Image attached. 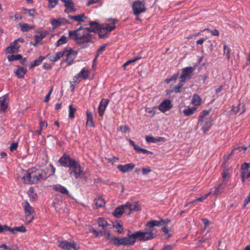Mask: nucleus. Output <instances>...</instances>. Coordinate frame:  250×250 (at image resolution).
<instances>
[{
  "label": "nucleus",
  "instance_id": "nucleus-44",
  "mask_svg": "<svg viewBox=\"0 0 250 250\" xmlns=\"http://www.w3.org/2000/svg\"><path fill=\"white\" fill-rule=\"evenodd\" d=\"M224 54L226 55L227 60L230 59V49L227 45L225 44L223 46Z\"/></svg>",
  "mask_w": 250,
  "mask_h": 250
},
{
  "label": "nucleus",
  "instance_id": "nucleus-58",
  "mask_svg": "<svg viewBox=\"0 0 250 250\" xmlns=\"http://www.w3.org/2000/svg\"><path fill=\"white\" fill-rule=\"evenodd\" d=\"M142 174L144 175L147 174L149 172L151 171V169L149 167L143 168L142 169Z\"/></svg>",
  "mask_w": 250,
  "mask_h": 250
},
{
  "label": "nucleus",
  "instance_id": "nucleus-2",
  "mask_svg": "<svg viewBox=\"0 0 250 250\" xmlns=\"http://www.w3.org/2000/svg\"><path fill=\"white\" fill-rule=\"evenodd\" d=\"M19 177L24 184H35L39 181L45 180L47 178L45 171L41 168H32L28 170H21Z\"/></svg>",
  "mask_w": 250,
  "mask_h": 250
},
{
  "label": "nucleus",
  "instance_id": "nucleus-47",
  "mask_svg": "<svg viewBox=\"0 0 250 250\" xmlns=\"http://www.w3.org/2000/svg\"><path fill=\"white\" fill-rule=\"evenodd\" d=\"M138 153L147 154H152L153 152L149 151L147 149L142 148L140 146L138 147L136 151Z\"/></svg>",
  "mask_w": 250,
  "mask_h": 250
},
{
  "label": "nucleus",
  "instance_id": "nucleus-4",
  "mask_svg": "<svg viewBox=\"0 0 250 250\" xmlns=\"http://www.w3.org/2000/svg\"><path fill=\"white\" fill-rule=\"evenodd\" d=\"M139 234L140 233L136 231L129 235L127 237L113 236L111 239V243L118 247L121 246H133L135 243L136 239H138L139 240V236L140 237Z\"/></svg>",
  "mask_w": 250,
  "mask_h": 250
},
{
  "label": "nucleus",
  "instance_id": "nucleus-54",
  "mask_svg": "<svg viewBox=\"0 0 250 250\" xmlns=\"http://www.w3.org/2000/svg\"><path fill=\"white\" fill-rule=\"evenodd\" d=\"M203 31H209L212 36H218L219 35V32L217 29H214L211 30H210L209 28H206Z\"/></svg>",
  "mask_w": 250,
  "mask_h": 250
},
{
  "label": "nucleus",
  "instance_id": "nucleus-26",
  "mask_svg": "<svg viewBox=\"0 0 250 250\" xmlns=\"http://www.w3.org/2000/svg\"><path fill=\"white\" fill-rule=\"evenodd\" d=\"M89 75V72L88 69L83 68L81 72L77 74L74 78L76 79H79V78H82L83 79L86 80L88 78Z\"/></svg>",
  "mask_w": 250,
  "mask_h": 250
},
{
  "label": "nucleus",
  "instance_id": "nucleus-25",
  "mask_svg": "<svg viewBox=\"0 0 250 250\" xmlns=\"http://www.w3.org/2000/svg\"><path fill=\"white\" fill-rule=\"evenodd\" d=\"M87 121L86 123V125L89 127H94V124L93 122V114L89 110L86 111Z\"/></svg>",
  "mask_w": 250,
  "mask_h": 250
},
{
  "label": "nucleus",
  "instance_id": "nucleus-37",
  "mask_svg": "<svg viewBox=\"0 0 250 250\" xmlns=\"http://www.w3.org/2000/svg\"><path fill=\"white\" fill-rule=\"evenodd\" d=\"M70 39L69 37L67 38L64 35H62L61 37L56 42V45L57 46H59L63 44L66 43L68 42V40Z\"/></svg>",
  "mask_w": 250,
  "mask_h": 250
},
{
  "label": "nucleus",
  "instance_id": "nucleus-6",
  "mask_svg": "<svg viewBox=\"0 0 250 250\" xmlns=\"http://www.w3.org/2000/svg\"><path fill=\"white\" fill-rule=\"evenodd\" d=\"M131 7L133 14L136 16H138L141 13L145 12L146 11L145 3L140 0L134 1L132 3Z\"/></svg>",
  "mask_w": 250,
  "mask_h": 250
},
{
  "label": "nucleus",
  "instance_id": "nucleus-35",
  "mask_svg": "<svg viewBox=\"0 0 250 250\" xmlns=\"http://www.w3.org/2000/svg\"><path fill=\"white\" fill-rule=\"evenodd\" d=\"M22 13L24 14H27L28 16L32 17H34L37 15V13L34 9H27L24 8L22 9Z\"/></svg>",
  "mask_w": 250,
  "mask_h": 250
},
{
  "label": "nucleus",
  "instance_id": "nucleus-13",
  "mask_svg": "<svg viewBox=\"0 0 250 250\" xmlns=\"http://www.w3.org/2000/svg\"><path fill=\"white\" fill-rule=\"evenodd\" d=\"M125 206L128 214H130L132 211H138L141 209V208L138 202L127 203Z\"/></svg>",
  "mask_w": 250,
  "mask_h": 250
},
{
  "label": "nucleus",
  "instance_id": "nucleus-59",
  "mask_svg": "<svg viewBox=\"0 0 250 250\" xmlns=\"http://www.w3.org/2000/svg\"><path fill=\"white\" fill-rule=\"evenodd\" d=\"M52 91H53V88L52 87L51 90L49 91V92L48 93V94L46 95V96L45 97L44 102L45 103H47L49 101L50 98V95L52 92Z\"/></svg>",
  "mask_w": 250,
  "mask_h": 250
},
{
  "label": "nucleus",
  "instance_id": "nucleus-32",
  "mask_svg": "<svg viewBox=\"0 0 250 250\" xmlns=\"http://www.w3.org/2000/svg\"><path fill=\"white\" fill-rule=\"evenodd\" d=\"M202 99L200 97L195 94L193 95L191 103L195 106H199L201 104Z\"/></svg>",
  "mask_w": 250,
  "mask_h": 250
},
{
  "label": "nucleus",
  "instance_id": "nucleus-39",
  "mask_svg": "<svg viewBox=\"0 0 250 250\" xmlns=\"http://www.w3.org/2000/svg\"><path fill=\"white\" fill-rule=\"evenodd\" d=\"M22 55L21 54H11L7 56V59L9 61L13 62L17 60H19L21 59Z\"/></svg>",
  "mask_w": 250,
  "mask_h": 250
},
{
  "label": "nucleus",
  "instance_id": "nucleus-17",
  "mask_svg": "<svg viewBox=\"0 0 250 250\" xmlns=\"http://www.w3.org/2000/svg\"><path fill=\"white\" fill-rule=\"evenodd\" d=\"M21 45L17 42V41H14L11 42L10 45L7 48L6 51L7 53L13 54L17 53L19 51Z\"/></svg>",
  "mask_w": 250,
  "mask_h": 250
},
{
  "label": "nucleus",
  "instance_id": "nucleus-7",
  "mask_svg": "<svg viewBox=\"0 0 250 250\" xmlns=\"http://www.w3.org/2000/svg\"><path fill=\"white\" fill-rule=\"evenodd\" d=\"M76 160L70 157V155L64 153L58 160V163L62 167H70L76 162Z\"/></svg>",
  "mask_w": 250,
  "mask_h": 250
},
{
  "label": "nucleus",
  "instance_id": "nucleus-51",
  "mask_svg": "<svg viewBox=\"0 0 250 250\" xmlns=\"http://www.w3.org/2000/svg\"><path fill=\"white\" fill-rule=\"evenodd\" d=\"M210 110H204L202 112H201L199 116V121H201V120L207 115H208L210 112Z\"/></svg>",
  "mask_w": 250,
  "mask_h": 250
},
{
  "label": "nucleus",
  "instance_id": "nucleus-42",
  "mask_svg": "<svg viewBox=\"0 0 250 250\" xmlns=\"http://www.w3.org/2000/svg\"><path fill=\"white\" fill-rule=\"evenodd\" d=\"M98 224L99 226L102 227L103 229L108 225L107 221L103 218H99L98 220Z\"/></svg>",
  "mask_w": 250,
  "mask_h": 250
},
{
  "label": "nucleus",
  "instance_id": "nucleus-30",
  "mask_svg": "<svg viewBox=\"0 0 250 250\" xmlns=\"http://www.w3.org/2000/svg\"><path fill=\"white\" fill-rule=\"evenodd\" d=\"M27 71V69L22 67L18 66L15 73L19 78H22L24 77Z\"/></svg>",
  "mask_w": 250,
  "mask_h": 250
},
{
  "label": "nucleus",
  "instance_id": "nucleus-33",
  "mask_svg": "<svg viewBox=\"0 0 250 250\" xmlns=\"http://www.w3.org/2000/svg\"><path fill=\"white\" fill-rule=\"evenodd\" d=\"M8 231L11 232L13 234H15L16 231L21 232H25L26 231V229L25 227L23 226L20 227H16L13 228H11V229H8Z\"/></svg>",
  "mask_w": 250,
  "mask_h": 250
},
{
  "label": "nucleus",
  "instance_id": "nucleus-18",
  "mask_svg": "<svg viewBox=\"0 0 250 250\" xmlns=\"http://www.w3.org/2000/svg\"><path fill=\"white\" fill-rule=\"evenodd\" d=\"M135 167L133 163H129L124 165H119L117 166L118 169L122 172L125 173L132 170Z\"/></svg>",
  "mask_w": 250,
  "mask_h": 250
},
{
  "label": "nucleus",
  "instance_id": "nucleus-43",
  "mask_svg": "<svg viewBox=\"0 0 250 250\" xmlns=\"http://www.w3.org/2000/svg\"><path fill=\"white\" fill-rule=\"evenodd\" d=\"M48 1L47 7L49 9L54 8L59 4V0H47Z\"/></svg>",
  "mask_w": 250,
  "mask_h": 250
},
{
  "label": "nucleus",
  "instance_id": "nucleus-61",
  "mask_svg": "<svg viewBox=\"0 0 250 250\" xmlns=\"http://www.w3.org/2000/svg\"><path fill=\"white\" fill-rule=\"evenodd\" d=\"M128 141L129 142L130 144L133 147L134 150L136 151V150L137 149L139 146L135 144V142L131 139H128Z\"/></svg>",
  "mask_w": 250,
  "mask_h": 250
},
{
  "label": "nucleus",
  "instance_id": "nucleus-16",
  "mask_svg": "<svg viewBox=\"0 0 250 250\" xmlns=\"http://www.w3.org/2000/svg\"><path fill=\"white\" fill-rule=\"evenodd\" d=\"M250 168V164L245 162L241 166V178L243 183L245 182V179L247 178V173Z\"/></svg>",
  "mask_w": 250,
  "mask_h": 250
},
{
  "label": "nucleus",
  "instance_id": "nucleus-22",
  "mask_svg": "<svg viewBox=\"0 0 250 250\" xmlns=\"http://www.w3.org/2000/svg\"><path fill=\"white\" fill-rule=\"evenodd\" d=\"M64 6L66 8L64 12L68 13L71 12H75L76 9L74 8V3L72 0H67L64 3Z\"/></svg>",
  "mask_w": 250,
  "mask_h": 250
},
{
  "label": "nucleus",
  "instance_id": "nucleus-63",
  "mask_svg": "<svg viewBox=\"0 0 250 250\" xmlns=\"http://www.w3.org/2000/svg\"><path fill=\"white\" fill-rule=\"evenodd\" d=\"M77 81L76 80L70 82V88L72 92H74L75 91V84L77 83Z\"/></svg>",
  "mask_w": 250,
  "mask_h": 250
},
{
  "label": "nucleus",
  "instance_id": "nucleus-12",
  "mask_svg": "<svg viewBox=\"0 0 250 250\" xmlns=\"http://www.w3.org/2000/svg\"><path fill=\"white\" fill-rule=\"evenodd\" d=\"M228 186V182L227 180H223L222 183L218 186L215 188V189L212 193L213 195H218L223 193H226V188Z\"/></svg>",
  "mask_w": 250,
  "mask_h": 250
},
{
  "label": "nucleus",
  "instance_id": "nucleus-60",
  "mask_svg": "<svg viewBox=\"0 0 250 250\" xmlns=\"http://www.w3.org/2000/svg\"><path fill=\"white\" fill-rule=\"evenodd\" d=\"M175 246V244L166 245L164 247L163 250H172L174 249Z\"/></svg>",
  "mask_w": 250,
  "mask_h": 250
},
{
  "label": "nucleus",
  "instance_id": "nucleus-24",
  "mask_svg": "<svg viewBox=\"0 0 250 250\" xmlns=\"http://www.w3.org/2000/svg\"><path fill=\"white\" fill-rule=\"evenodd\" d=\"M146 141L148 143H156L164 141V138L161 137H154L151 136H146Z\"/></svg>",
  "mask_w": 250,
  "mask_h": 250
},
{
  "label": "nucleus",
  "instance_id": "nucleus-20",
  "mask_svg": "<svg viewBox=\"0 0 250 250\" xmlns=\"http://www.w3.org/2000/svg\"><path fill=\"white\" fill-rule=\"evenodd\" d=\"M8 99L7 96L4 95L0 97V111H4L8 107Z\"/></svg>",
  "mask_w": 250,
  "mask_h": 250
},
{
  "label": "nucleus",
  "instance_id": "nucleus-3",
  "mask_svg": "<svg viewBox=\"0 0 250 250\" xmlns=\"http://www.w3.org/2000/svg\"><path fill=\"white\" fill-rule=\"evenodd\" d=\"M161 226V222L156 220H152L146 223V226L147 228L145 229L144 231L141 230L137 231L140 233L139 241H146L152 239L154 238L153 231L154 227H159Z\"/></svg>",
  "mask_w": 250,
  "mask_h": 250
},
{
  "label": "nucleus",
  "instance_id": "nucleus-5",
  "mask_svg": "<svg viewBox=\"0 0 250 250\" xmlns=\"http://www.w3.org/2000/svg\"><path fill=\"white\" fill-rule=\"evenodd\" d=\"M68 172L71 177L75 179L79 178L81 175L84 174L78 161H76L72 166L69 167Z\"/></svg>",
  "mask_w": 250,
  "mask_h": 250
},
{
  "label": "nucleus",
  "instance_id": "nucleus-1",
  "mask_svg": "<svg viewBox=\"0 0 250 250\" xmlns=\"http://www.w3.org/2000/svg\"><path fill=\"white\" fill-rule=\"evenodd\" d=\"M89 25L90 26L88 27L81 26L76 30L68 32L70 40L73 41L82 48L88 47L89 43H93V35L90 32H97L100 24L97 21H91Z\"/></svg>",
  "mask_w": 250,
  "mask_h": 250
},
{
  "label": "nucleus",
  "instance_id": "nucleus-49",
  "mask_svg": "<svg viewBox=\"0 0 250 250\" xmlns=\"http://www.w3.org/2000/svg\"><path fill=\"white\" fill-rule=\"evenodd\" d=\"M241 103L239 102L238 104L236 106H233L232 108V111L234 113V114H236L238 112H241Z\"/></svg>",
  "mask_w": 250,
  "mask_h": 250
},
{
  "label": "nucleus",
  "instance_id": "nucleus-9",
  "mask_svg": "<svg viewBox=\"0 0 250 250\" xmlns=\"http://www.w3.org/2000/svg\"><path fill=\"white\" fill-rule=\"evenodd\" d=\"M64 52H65L64 55L66 57L65 62L67 63L68 65H71L78 55V51L70 48L69 49L64 50Z\"/></svg>",
  "mask_w": 250,
  "mask_h": 250
},
{
  "label": "nucleus",
  "instance_id": "nucleus-40",
  "mask_svg": "<svg viewBox=\"0 0 250 250\" xmlns=\"http://www.w3.org/2000/svg\"><path fill=\"white\" fill-rule=\"evenodd\" d=\"M104 27H103L102 29H105L106 33H107V37L109 35V34L110 32H111L113 30H114L116 26L115 25H110L109 24H104Z\"/></svg>",
  "mask_w": 250,
  "mask_h": 250
},
{
  "label": "nucleus",
  "instance_id": "nucleus-57",
  "mask_svg": "<svg viewBox=\"0 0 250 250\" xmlns=\"http://www.w3.org/2000/svg\"><path fill=\"white\" fill-rule=\"evenodd\" d=\"M34 38L35 39V43L33 44V45L34 46H36L38 44H39L40 42L42 40L38 35H35L34 36Z\"/></svg>",
  "mask_w": 250,
  "mask_h": 250
},
{
  "label": "nucleus",
  "instance_id": "nucleus-29",
  "mask_svg": "<svg viewBox=\"0 0 250 250\" xmlns=\"http://www.w3.org/2000/svg\"><path fill=\"white\" fill-rule=\"evenodd\" d=\"M44 59V57L40 56L37 59L31 62L30 64L29 68L32 69L34 68L35 66L40 65L42 63Z\"/></svg>",
  "mask_w": 250,
  "mask_h": 250
},
{
  "label": "nucleus",
  "instance_id": "nucleus-50",
  "mask_svg": "<svg viewBox=\"0 0 250 250\" xmlns=\"http://www.w3.org/2000/svg\"><path fill=\"white\" fill-rule=\"evenodd\" d=\"M100 235L101 236H105L106 239L109 240V242L111 243V239L113 236L111 235L109 232L106 233L105 230L100 231Z\"/></svg>",
  "mask_w": 250,
  "mask_h": 250
},
{
  "label": "nucleus",
  "instance_id": "nucleus-48",
  "mask_svg": "<svg viewBox=\"0 0 250 250\" xmlns=\"http://www.w3.org/2000/svg\"><path fill=\"white\" fill-rule=\"evenodd\" d=\"M118 130L121 131L124 133H126L130 130V128L126 125H120L118 128Z\"/></svg>",
  "mask_w": 250,
  "mask_h": 250
},
{
  "label": "nucleus",
  "instance_id": "nucleus-52",
  "mask_svg": "<svg viewBox=\"0 0 250 250\" xmlns=\"http://www.w3.org/2000/svg\"><path fill=\"white\" fill-rule=\"evenodd\" d=\"M141 58H142L141 57H136L134 58L133 59L127 61L126 62H125L124 64V66L125 67V66L128 65L129 64H131V63L140 60Z\"/></svg>",
  "mask_w": 250,
  "mask_h": 250
},
{
  "label": "nucleus",
  "instance_id": "nucleus-27",
  "mask_svg": "<svg viewBox=\"0 0 250 250\" xmlns=\"http://www.w3.org/2000/svg\"><path fill=\"white\" fill-rule=\"evenodd\" d=\"M65 54V52L60 51L58 52L55 55L50 56L49 57V60L50 61L52 62H56L60 60L62 57H63Z\"/></svg>",
  "mask_w": 250,
  "mask_h": 250
},
{
  "label": "nucleus",
  "instance_id": "nucleus-10",
  "mask_svg": "<svg viewBox=\"0 0 250 250\" xmlns=\"http://www.w3.org/2000/svg\"><path fill=\"white\" fill-rule=\"evenodd\" d=\"M59 247L65 250H71V249H73L74 250H79L80 249V247L74 241L70 243L67 240H63L59 241Z\"/></svg>",
  "mask_w": 250,
  "mask_h": 250
},
{
  "label": "nucleus",
  "instance_id": "nucleus-62",
  "mask_svg": "<svg viewBox=\"0 0 250 250\" xmlns=\"http://www.w3.org/2000/svg\"><path fill=\"white\" fill-rule=\"evenodd\" d=\"M43 124H44V122L42 121L41 120L40 122V129L37 130V133L39 135H41L42 134V125Z\"/></svg>",
  "mask_w": 250,
  "mask_h": 250
},
{
  "label": "nucleus",
  "instance_id": "nucleus-46",
  "mask_svg": "<svg viewBox=\"0 0 250 250\" xmlns=\"http://www.w3.org/2000/svg\"><path fill=\"white\" fill-rule=\"evenodd\" d=\"M211 194V192H210L205 195H204L203 196H201V197H200L199 198H197V199H196L195 200H193V201H192L191 202L189 203V204H191L192 203H193L195 201H199V202H203V201H204L205 199H206Z\"/></svg>",
  "mask_w": 250,
  "mask_h": 250
},
{
  "label": "nucleus",
  "instance_id": "nucleus-45",
  "mask_svg": "<svg viewBox=\"0 0 250 250\" xmlns=\"http://www.w3.org/2000/svg\"><path fill=\"white\" fill-rule=\"evenodd\" d=\"M106 46H107L106 44H104L100 47V48L97 51V53H96L95 58L94 59V60H96L98 58L100 53L102 52H104L105 50V47H106Z\"/></svg>",
  "mask_w": 250,
  "mask_h": 250
},
{
  "label": "nucleus",
  "instance_id": "nucleus-21",
  "mask_svg": "<svg viewBox=\"0 0 250 250\" xmlns=\"http://www.w3.org/2000/svg\"><path fill=\"white\" fill-rule=\"evenodd\" d=\"M68 17L71 20L78 21L79 24H81L82 22L84 21L85 20L87 19V17L85 16L84 14H81L75 16L69 15Z\"/></svg>",
  "mask_w": 250,
  "mask_h": 250
},
{
  "label": "nucleus",
  "instance_id": "nucleus-38",
  "mask_svg": "<svg viewBox=\"0 0 250 250\" xmlns=\"http://www.w3.org/2000/svg\"><path fill=\"white\" fill-rule=\"evenodd\" d=\"M95 203L98 208L103 207L105 205L104 199L101 197L96 199L95 200Z\"/></svg>",
  "mask_w": 250,
  "mask_h": 250
},
{
  "label": "nucleus",
  "instance_id": "nucleus-11",
  "mask_svg": "<svg viewBox=\"0 0 250 250\" xmlns=\"http://www.w3.org/2000/svg\"><path fill=\"white\" fill-rule=\"evenodd\" d=\"M193 67L192 66L187 67L183 69L179 78L180 81L181 83H184L187 79H190L193 75Z\"/></svg>",
  "mask_w": 250,
  "mask_h": 250
},
{
  "label": "nucleus",
  "instance_id": "nucleus-8",
  "mask_svg": "<svg viewBox=\"0 0 250 250\" xmlns=\"http://www.w3.org/2000/svg\"><path fill=\"white\" fill-rule=\"evenodd\" d=\"M23 207L24 208V213L25 214V222L26 224H29L32 222L34 218L32 215L33 210L31 206L27 202H25L23 203Z\"/></svg>",
  "mask_w": 250,
  "mask_h": 250
},
{
  "label": "nucleus",
  "instance_id": "nucleus-55",
  "mask_svg": "<svg viewBox=\"0 0 250 250\" xmlns=\"http://www.w3.org/2000/svg\"><path fill=\"white\" fill-rule=\"evenodd\" d=\"M18 146V142H14L10 146V150L11 152H13L16 150Z\"/></svg>",
  "mask_w": 250,
  "mask_h": 250
},
{
  "label": "nucleus",
  "instance_id": "nucleus-41",
  "mask_svg": "<svg viewBox=\"0 0 250 250\" xmlns=\"http://www.w3.org/2000/svg\"><path fill=\"white\" fill-rule=\"evenodd\" d=\"M76 111V108L74 107L72 104L69 105V118L73 119L75 117V113Z\"/></svg>",
  "mask_w": 250,
  "mask_h": 250
},
{
  "label": "nucleus",
  "instance_id": "nucleus-14",
  "mask_svg": "<svg viewBox=\"0 0 250 250\" xmlns=\"http://www.w3.org/2000/svg\"><path fill=\"white\" fill-rule=\"evenodd\" d=\"M172 107L171 101L170 100L163 101L158 106V109L163 113L169 110Z\"/></svg>",
  "mask_w": 250,
  "mask_h": 250
},
{
  "label": "nucleus",
  "instance_id": "nucleus-28",
  "mask_svg": "<svg viewBox=\"0 0 250 250\" xmlns=\"http://www.w3.org/2000/svg\"><path fill=\"white\" fill-rule=\"evenodd\" d=\"M21 27V30L23 32H28L30 30L33 29L35 28V25H30L28 23H20L19 24Z\"/></svg>",
  "mask_w": 250,
  "mask_h": 250
},
{
  "label": "nucleus",
  "instance_id": "nucleus-36",
  "mask_svg": "<svg viewBox=\"0 0 250 250\" xmlns=\"http://www.w3.org/2000/svg\"><path fill=\"white\" fill-rule=\"evenodd\" d=\"M197 107H192L190 108H188L183 110V113L186 116H189L194 114V113L197 110Z\"/></svg>",
  "mask_w": 250,
  "mask_h": 250
},
{
  "label": "nucleus",
  "instance_id": "nucleus-64",
  "mask_svg": "<svg viewBox=\"0 0 250 250\" xmlns=\"http://www.w3.org/2000/svg\"><path fill=\"white\" fill-rule=\"evenodd\" d=\"M229 175V172L228 169H224L222 173V176L223 180H226V178Z\"/></svg>",
  "mask_w": 250,
  "mask_h": 250
},
{
  "label": "nucleus",
  "instance_id": "nucleus-15",
  "mask_svg": "<svg viewBox=\"0 0 250 250\" xmlns=\"http://www.w3.org/2000/svg\"><path fill=\"white\" fill-rule=\"evenodd\" d=\"M109 102V100L107 99H103L101 101L98 106V113L100 117H102L104 115Z\"/></svg>",
  "mask_w": 250,
  "mask_h": 250
},
{
  "label": "nucleus",
  "instance_id": "nucleus-23",
  "mask_svg": "<svg viewBox=\"0 0 250 250\" xmlns=\"http://www.w3.org/2000/svg\"><path fill=\"white\" fill-rule=\"evenodd\" d=\"M53 188L55 190L58 191L63 194L68 195L69 194L68 190L65 187L60 184L54 185Z\"/></svg>",
  "mask_w": 250,
  "mask_h": 250
},
{
  "label": "nucleus",
  "instance_id": "nucleus-31",
  "mask_svg": "<svg viewBox=\"0 0 250 250\" xmlns=\"http://www.w3.org/2000/svg\"><path fill=\"white\" fill-rule=\"evenodd\" d=\"M104 26V24L100 25V28H98V36L101 39H104L107 37V33H106L105 29H102Z\"/></svg>",
  "mask_w": 250,
  "mask_h": 250
},
{
  "label": "nucleus",
  "instance_id": "nucleus-53",
  "mask_svg": "<svg viewBox=\"0 0 250 250\" xmlns=\"http://www.w3.org/2000/svg\"><path fill=\"white\" fill-rule=\"evenodd\" d=\"M113 227L116 229L117 231L119 233H121L123 231L124 228H123L122 225L119 223H117L116 224H114L113 225Z\"/></svg>",
  "mask_w": 250,
  "mask_h": 250
},
{
  "label": "nucleus",
  "instance_id": "nucleus-34",
  "mask_svg": "<svg viewBox=\"0 0 250 250\" xmlns=\"http://www.w3.org/2000/svg\"><path fill=\"white\" fill-rule=\"evenodd\" d=\"M183 86V84L182 83L180 82V83H178L177 85L173 86L171 89L169 90L167 93H170L173 92L180 93L181 92V88Z\"/></svg>",
  "mask_w": 250,
  "mask_h": 250
},
{
  "label": "nucleus",
  "instance_id": "nucleus-56",
  "mask_svg": "<svg viewBox=\"0 0 250 250\" xmlns=\"http://www.w3.org/2000/svg\"><path fill=\"white\" fill-rule=\"evenodd\" d=\"M8 229H11V228L7 225H2L0 224V232H3L4 231H8Z\"/></svg>",
  "mask_w": 250,
  "mask_h": 250
},
{
  "label": "nucleus",
  "instance_id": "nucleus-19",
  "mask_svg": "<svg viewBox=\"0 0 250 250\" xmlns=\"http://www.w3.org/2000/svg\"><path fill=\"white\" fill-rule=\"evenodd\" d=\"M124 213H127V210L125 208V205L119 206L115 208L113 212V215L115 217L120 218L122 217Z\"/></svg>",
  "mask_w": 250,
  "mask_h": 250
}]
</instances>
